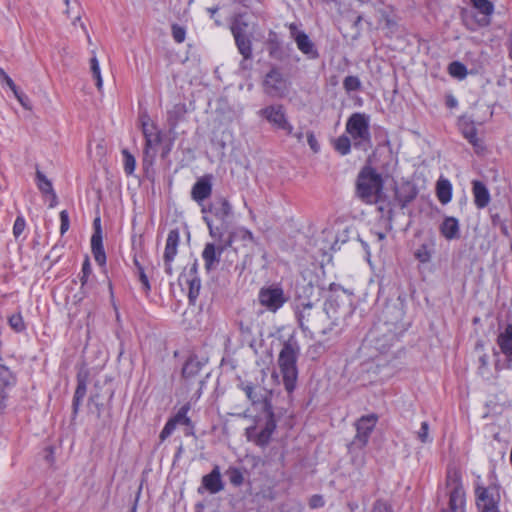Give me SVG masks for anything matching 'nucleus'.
<instances>
[{"label": "nucleus", "instance_id": "nucleus-1", "mask_svg": "<svg viewBox=\"0 0 512 512\" xmlns=\"http://www.w3.org/2000/svg\"><path fill=\"white\" fill-rule=\"evenodd\" d=\"M239 388L245 393L254 410L260 413L259 420L264 419L263 429L257 433L254 441L258 446H266L276 429V419L272 406V390L252 382H241Z\"/></svg>", "mask_w": 512, "mask_h": 512}, {"label": "nucleus", "instance_id": "nucleus-2", "mask_svg": "<svg viewBox=\"0 0 512 512\" xmlns=\"http://www.w3.org/2000/svg\"><path fill=\"white\" fill-rule=\"evenodd\" d=\"M402 313L396 307H388L384 311V321L375 324L369 331V339L374 348L380 353H387L398 340L403 331V325L398 323Z\"/></svg>", "mask_w": 512, "mask_h": 512}, {"label": "nucleus", "instance_id": "nucleus-3", "mask_svg": "<svg viewBox=\"0 0 512 512\" xmlns=\"http://www.w3.org/2000/svg\"><path fill=\"white\" fill-rule=\"evenodd\" d=\"M203 220L208 226L209 234L215 240L222 241L229 231L233 216L232 205L225 197H217L208 206H202Z\"/></svg>", "mask_w": 512, "mask_h": 512}, {"label": "nucleus", "instance_id": "nucleus-4", "mask_svg": "<svg viewBox=\"0 0 512 512\" xmlns=\"http://www.w3.org/2000/svg\"><path fill=\"white\" fill-rule=\"evenodd\" d=\"M382 175L370 165L364 166L356 180V195L367 204L377 203L383 195Z\"/></svg>", "mask_w": 512, "mask_h": 512}, {"label": "nucleus", "instance_id": "nucleus-5", "mask_svg": "<svg viewBox=\"0 0 512 512\" xmlns=\"http://www.w3.org/2000/svg\"><path fill=\"white\" fill-rule=\"evenodd\" d=\"M300 346L294 336H290L283 344L278 356V365L283 377L285 389L292 392L295 388L298 370L297 359Z\"/></svg>", "mask_w": 512, "mask_h": 512}, {"label": "nucleus", "instance_id": "nucleus-6", "mask_svg": "<svg viewBox=\"0 0 512 512\" xmlns=\"http://www.w3.org/2000/svg\"><path fill=\"white\" fill-rule=\"evenodd\" d=\"M346 131L355 148L367 152L372 147L369 117L364 113H353L346 122Z\"/></svg>", "mask_w": 512, "mask_h": 512}, {"label": "nucleus", "instance_id": "nucleus-7", "mask_svg": "<svg viewBox=\"0 0 512 512\" xmlns=\"http://www.w3.org/2000/svg\"><path fill=\"white\" fill-rule=\"evenodd\" d=\"M324 311L333 319L340 330L346 319L353 313L352 303L345 295H330L323 306Z\"/></svg>", "mask_w": 512, "mask_h": 512}, {"label": "nucleus", "instance_id": "nucleus-8", "mask_svg": "<svg viewBox=\"0 0 512 512\" xmlns=\"http://www.w3.org/2000/svg\"><path fill=\"white\" fill-rule=\"evenodd\" d=\"M287 301L288 297L278 284L262 287L258 293L259 304L272 313H276Z\"/></svg>", "mask_w": 512, "mask_h": 512}, {"label": "nucleus", "instance_id": "nucleus-9", "mask_svg": "<svg viewBox=\"0 0 512 512\" xmlns=\"http://www.w3.org/2000/svg\"><path fill=\"white\" fill-rule=\"evenodd\" d=\"M235 240V233H228L222 238V241L216 240L217 244L207 243L202 252V258L205 263V269L211 271L216 269L220 262V256L225 249L231 247Z\"/></svg>", "mask_w": 512, "mask_h": 512}, {"label": "nucleus", "instance_id": "nucleus-10", "mask_svg": "<svg viewBox=\"0 0 512 512\" xmlns=\"http://www.w3.org/2000/svg\"><path fill=\"white\" fill-rule=\"evenodd\" d=\"M321 311L322 310L315 307L312 302L298 304L296 307V316L300 328L314 336L315 329H319L317 320L319 319Z\"/></svg>", "mask_w": 512, "mask_h": 512}, {"label": "nucleus", "instance_id": "nucleus-11", "mask_svg": "<svg viewBox=\"0 0 512 512\" xmlns=\"http://www.w3.org/2000/svg\"><path fill=\"white\" fill-rule=\"evenodd\" d=\"M475 494L476 505L480 512H500V493L497 486H478Z\"/></svg>", "mask_w": 512, "mask_h": 512}, {"label": "nucleus", "instance_id": "nucleus-12", "mask_svg": "<svg viewBox=\"0 0 512 512\" xmlns=\"http://www.w3.org/2000/svg\"><path fill=\"white\" fill-rule=\"evenodd\" d=\"M264 92L271 97H282L287 90V81L277 67H272L263 81Z\"/></svg>", "mask_w": 512, "mask_h": 512}, {"label": "nucleus", "instance_id": "nucleus-13", "mask_svg": "<svg viewBox=\"0 0 512 512\" xmlns=\"http://www.w3.org/2000/svg\"><path fill=\"white\" fill-rule=\"evenodd\" d=\"M497 344L505 355V363L497 360L495 362V370L500 371L503 368H510L512 364V325H507L505 330L498 335Z\"/></svg>", "mask_w": 512, "mask_h": 512}, {"label": "nucleus", "instance_id": "nucleus-14", "mask_svg": "<svg viewBox=\"0 0 512 512\" xmlns=\"http://www.w3.org/2000/svg\"><path fill=\"white\" fill-rule=\"evenodd\" d=\"M260 115L275 127L292 134L293 127L287 121L282 105H271L260 110Z\"/></svg>", "mask_w": 512, "mask_h": 512}, {"label": "nucleus", "instance_id": "nucleus-15", "mask_svg": "<svg viewBox=\"0 0 512 512\" xmlns=\"http://www.w3.org/2000/svg\"><path fill=\"white\" fill-rule=\"evenodd\" d=\"M378 417L376 414H370L366 416H362L357 422H356V436L354 438L353 443L355 445H358L360 447H363L367 444L369 436L371 432L373 431L376 423H377Z\"/></svg>", "mask_w": 512, "mask_h": 512}, {"label": "nucleus", "instance_id": "nucleus-16", "mask_svg": "<svg viewBox=\"0 0 512 512\" xmlns=\"http://www.w3.org/2000/svg\"><path fill=\"white\" fill-rule=\"evenodd\" d=\"M180 235L178 229L170 230L166 240V246L164 251V263H165V271L167 274H172V266L171 263L177 255V247L179 244Z\"/></svg>", "mask_w": 512, "mask_h": 512}, {"label": "nucleus", "instance_id": "nucleus-17", "mask_svg": "<svg viewBox=\"0 0 512 512\" xmlns=\"http://www.w3.org/2000/svg\"><path fill=\"white\" fill-rule=\"evenodd\" d=\"M212 176L205 175L199 178L193 185L191 190V198L198 204H202L204 200L212 194Z\"/></svg>", "mask_w": 512, "mask_h": 512}, {"label": "nucleus", "instance_id": "nucleus-18", "mask_svg": "<svg viewBox=\"0 0 512 512\" xmlns=\"http://www.w3.org/2000/svg\"><path fill=\"white\" fill-rule=\"evenodd\" d=\"M144 118L148 119V115L146 113L140 116L142 133L145 137L144 153L146 156L154 157L155 151L153 148L161 142L160 132L147 133V121H145Z\"/></svg>", "mask_w": 512, "mask_h": 512}, {"label": "nucleus", "instance_id": "nucleus-19", "mask_svg": "<svg viewBox=\"0 0 512 512\" xmlns=\"http://www.w3.org/2000/svg\"><path fill=\"white\" fill-rule=\"evenodd\" d=\"M317 322L319 323V329H315L313 337H326L338 334L339 329L324 309H322Z\"/></svg>", "mask_w": 512, "mask_h": 512}, {"label": "nucleus", "instance_id": "nucleus-20", "mask_svg": "<svg viewBox=\"0 0 512 512\" xmlns=\"http://www.w3.org/2000/svg\"><path fill=\"white\" fill-rule=\"evenodd\" d=\"M202 486L211 494H216L224 488L218 466H215L209 474L203 476Z\"/></svg>", "mask_w": 512, "mask_h": 512}, {"label": "nucleus", "instance_id": "nucleus-21", "mask_svg": "<svg viewBox=\"0 0 512 512\" xmlns=\"http://www.w3.org/2000/svg\"><path fill=\"white\" fill-rule=\"evenodd\" d=\"M189 410H190V403H186L169 420L171 422H173L175 427L178 424L187 426L188 430L185 432V435H187V436L192 435L193 436L195 434L194 433V425H193L191 419L187 416V413L189 412Z\"/></svg>", "mask_w": 512, "mask_h": 512}, {"label": "nucleus", "instance_id": "nucleus-22", "mask_svg": "<svg viewBox=\"0 0 512 512\" xmlns=\"http://www.w3.org/2000/svg\"><path fill=\"white\" fill-rule=\"evenodd\" d=\"M295 42L298 49L311 59H316L319 56L314 43L310 40L306 33H298L295 37Z\"/></svg>", "mask_w": 512, "mask_h": 512}, {"label": "nucleus", "instance_id": "nucleus-23", "mask_svg": "<svg viewBox=\"0 0 512 512\" xmlns=\"http://www.w3.org/2000/svg\"><path fill=\"white\" fill-rule=\"evenodd\" d=\"M91 250L95 261L103 266L106 263V254L103 247V235L102 233L93 232L91 237Z\"/></svg>", "mask_w": 512, "mask_h": 512}, {"label": "nucleus", "instance_id": "nucleus-24", "mask_svg": "<svg viewBox=\"0 0 512 512\" xmlns=\"http://www.w3.org/2000/svg\"><path fill=\"white\" fill-rule=\"evenodd\" d=\"M441 234L447 239H458L460 237L459 222L455 217H446L441 226Z\"/></svg>", "mask_w": 512, "mask_h": 512}, {"label": "nucleus", "instance_id": "nucleus-25", "mask_svg": "<svg viewBox=\"0 0 512 512\" xmlns=\"http://www.w3.org/2000/svg\"><path fill=\"white\" fill-rule=\"evenodd\" d=\"M474 202L478 208L486 207L490 202L489 191L481 181L473 182Z\"/></svg>", "mask_w": 512, "mask_h": 512}, {"label": "nucleus", "instance_id": "nucleus-26", "mask_svg": "<svg viewBox=\"0 0 512 512\" xmlns=\"http://www.w3.org/2000/svg\"><path fill=\"white\" fill-rule=\"evenodd\" d=\"M187 113V108L184 103H178L173 106L171 110L167 113V122L169 125L170 131H174L178 126V123L184 119L185 114Z\"/></svg>", "mask_w": 512, "mask_h": 512}, {"label": "nucleus", "instance_id": "nucleus-27", "mask_svg": "<svg viewBox=\"0 0 512 512\" xmlns=\"http://www.w3.org/2000/svg\"><path fill=\"white\" fill-rule=\"evenodd\" d=\"M239 53L243 56L244 60L252 58V42L250 34H240L233 36Z\"/></svg>", "mask_w": 512, "mask_h": 512}, {"label": "nucleus", "instance_id": "nucleus-28", "mask_svg": "<svg viewBox=\"0 0 512 512\" xmlns=\"http://www.w3.org/2000/svg\"><path fill=\"white\" fill-rule=\"evenodd\" d=\"M269 56L275 60L283 61L286 58V52L282 43L277 39L275 33H270L267 42Z\"/></svg>", "mask_w": 512, "mask_h": 512}, {"label": "nucleus", "instance_id": "nucleus-29", "mask_svg": "<svg viewBox=\"0 0 512 512\" xmlns=\"http://www.w3.org/2000/svg\"><path fill=\"white\" fill-rule=\"evenodd\" d=\"M474 8H476L483 16L478 20L479 24L486 26L490 23V16L494 12V6L489 0H472Z\"/></svg>", "mask_w": 512, "mask_h": 512}, {"label": "nucleus", "instance_id": "nucleus-30", "mask_svg": "<svg viewBox=\"0 0 512 512\" xmlns=\"http://www.w3.org/2000/svg\"><path fill=\"white\" fill-rule=\"evenodd\" d=\"M459 125L463 136L469 141V143H471L475 148L480 147L481 144L477 137V129L473 122H469L465 118H462L460 119Z\"/></svg>", "mask_w": 512, "mask_h": 512}, {"label": "nucleus", "instance_id": "nucleus-31", "mask_svg": "<svg viewBox=\"0 0 512 512\" xmlns=\"http://www.w3.org/2000/svg\"><path fill=\"white\" fill-rule=\"evenodd\" d=\"M203 363L198 359L197 356H191L185 362L182 368V376L186 379H190L198 375L202 369Z\"/></svg>", "mask_w": 512, "mask_h": 512}, {"label": "nucleus", "instance_id": "nucleus-32", "mask_svg": "<svg viewBox=\"0 0 512 512\" xmlns=\"http://www.w3.org/2000/svg\"><path fill=\"white\" fill-rule=\"evenodd\" d=\"M87 391V384L85 378L78 376L77 378V387L73 397V414L76 415L78 413L80 404L82 399L85 397Z\"/></svg>", "mask_w": 512, "mask_h": 512}, {"label": "nucleus", "instance_id": "nucleus-33", "mask_svg": "<svg viewBox=\"0 0 512 512\" xmlns=\"http://www.w3.org/2000/svg\"><path fill=\"white\" fill-rule=\"evenodd\" d=\"M437 197L442 204H447L452 197V186L448 180L441 179L437 182Z\"/></svg>", "mask_w": 512, "mask_h": 512}, {"label": "nucleus", "instance_id": "nucleus-34", "mask_svg": "<svg viewBox=\"0 0 512 512\" xmlns=\"http://www.w3.org/2000/svg\"><path fill=\"white\" fill-rule=\"evenodd\" d=\"M334 148L341 155H347L351 149V140L348 136L342 135L334 141Z\"/></svg>", "mask_w": 512, "mask_h": 512}, {"label": "nucleus", "instance_id": "nucleus-35", "mask_svg": "<svg viewBox=\"0 0 512 512\" xmlns=\"http://www.w3.org/2000/svg\"><path fill=\"white\" fill-rule=\"evenodd\" d=\"M449 74L457 79H463L467 75V68L464 64L458 61H454L448 66Z\"/></svg>", "mask_w": 512, "mask_h": 512}, {"label": "nucleus", "instance_id": "nucleus-36", "mask_svg": "<svg viewBox=\"0 0 512 512\" xmlns=\"http://www.w3.org/2000/svg\"><path fill=\"white\" fill-rule=\"evenodd\" d=\"M36 179H37L38 188L40 189L41 192L46 193V194H50V193L54 192L51 181L48 180L46 178V176L39 170H37V172H36Z\"/></svg>", "mask_w": 512, "mask_h": 512}, {"label": "nucleus", "instance_id": "nucleus-37", "mask_svg": "<svg viewBox=\"0 0 512 512\" xmlns=\"http://www.w3.org/2000/svg\"><path fill=\"white\" fill-rule=\"evenodd\" d=\"M189 284V292H188V298L190 303H194L197 297L199 296L200 288H201V281L198 277H193L192 279L188 280Z\"/></svg>", "mask_w": 512, "mask_h": 512}, {"label": "nucleus", "instance_id": "nucleus-38", "mask_svg": "<svg viewBox=\"0 0 512 512\" xmlns=\"http://www.w3.org/2000/svg\"><path fill=\"white\" fill-rule=\"evenodd\" d=\"M247 29H248V23L246 21H244L243 15L242 14L237 15L231 25V32H232L233 36L237 35L238 31L240 34H249L247 32Z\"/></svg>", "mask_w": 512, "mask_h": 512}, {"label": "nucleus", "instance_id": "nucleus-39", "mask_svg": "<svg viewBox=\"0 0 512 512\" xmlns=\"http://www.w3.org/2000/svg\"><path fill=\"white\" fill-rule=\"evenodd\" d=\"M361 81L357 76H347L343 80V88L347 93L358 91L361 89Z\"/></svg>", "mask_w": 512, "mask_h": 512}, {"label": "nucleus", "instance_id": "nucleus-40", "mask_svg": "<svg viewBox=\"0 0 512 512\" xmlns=\"http://www.w3.org/2000/svg\"><path fill=\"white\" fill-rule=\"evenodd\" d=\"M432 249L428 244H422L414 253L415 258L421 263H427L431 259Z\"/></svg>", "mask_w": 512, "mask_h": 512}, {"label": "nucleus", "instance_id": "nucleus-41", "mask_svg": "<svg viewBox=\"0 0 512 512\" xmlns=\"http://www.w3.org/2000/svg\"><path fill=\"white\" fill-rule=\"evenodd\" d=\"M229 481L234 486H240L243 484L244 477L243 473L239 468L236 467H230L226 472Z\"/></svg>", "mask_w": 512, "mask_h": 512}, {"label": "nucleus", "instance_id": "nucleus-42", "mask_svg": "<svg viewBox=\"0 0 512 512\" xmlns=\"http://www.w3.org/2000/svg\"><path fill=\"white\" fill-rule=\"evenodd\" d=\"M90 69H91L93 78L96 80V86H97L98 90L100 91L102 89L103 82H102L99 62H98L96 56H93L90 59Z\"/></svg>", "mask_w": 512, "mask_h": 512}, {"label": "nucleus", "instance_id": "nucleus-43", "mask_svg": "<svg viewBox=\"0 0 512 512\" xmlns=\"http://www.w3.org/2000/svg\"><path fill=\"white\" fill-rule=\"evenodd\" d=\"M13 382V376L10 370L0 364V387H7Z\"/></svg>", "mask_w": 512, "mask_h": 512}, {"label": "nucleus", "instance_id": "nucleus-44", "mask_svg": "<svg viewBox=\"0 0 512 512\" xmlns=\"http://www.w3.org/2000/svg\"><path fill=\"white\" fill-rule=\"evenodd\" d=\"M123 156H124V170L128 175H130L135 170V164H136L135 158L127 150H123Z\"/></svg>", "mask_w": 512, "mask_h": 512}, {"label": "nucleus", "instance_id": "nucleus-45", "mask_svg": "<svg viewBox=\"0 0 512 512\" xmlns=\"http://www.w3.org/2000/svg\"><path fill=\"white\" fill-rule=\"evenodd\" d=\"M9 324L16 332H21L25 329L23 318L20 314H14L9 318Z\"/></svg>", "mask_w": 512, "mask_h": 512}, {"label": "nucleus", "instance_id": "nucleus-46", "mask_svg": "<svg viewBox=\"0 0 512 512\" xmlns=\"http://www.w3.org/2000/svg\"><path fill=\"white\" fill-rule=\"evenodd\" d=\"M372 512H393V508L386 500L378 499L372 506Z\"/></svg>", "mask_w": 512, "mask_h": 512}, {"label": "nucleus", "instance_id": "nucleus-47", "mask_svg": "<svg viewBox=\"0 0 512 512\" xmlns=\"http://www.w3.org/2000/svg\"><path fill=\"white\" fill-rule=\"evenodd\" d=\"M12 92L14 93L15 97L17 98V100L19 101V103L22 105V107L24 109H26V110L32 109L31 101L27 95L20 92L18 90V88H15V90H13Z\"/></svg>", "mask_w": 512, "mask_h": 512}, {"label": "nucleus", "instance_id": "nucleus-48", "mask_svg": "<svg viewBox=\"0 0 512 512\" xmlns=\"http://www.w3.org/2000/svg\"><path fill=\"white\" fill-rule=\"evenodd\" d=\"M417 437L422 443H427L431 441V439L429 438L428 422L424 421L421 423L420 430L417 432Z\"/></svg>", "mask_w": 512, "mask_h": 512}, {"label": "nucleus", "instance_id": "nucleus-49", "mask_svg": "<svg viewBox=\"0 0 512 512\" xmlns=\"http://www.w3.org/2000/svg\"><path fill=\"white\" fill-rule=\"evenodd\" d=\"M172 36L177 43H182L185 40L186 31L183 27L174 24L172 25Z\"/></svg>", "mask_w": 512, "mask_h": 512}, {"label": "nucleus", "instance_id": "nucleus-50", "mask_svg": "<svg viewBox=\"0 0 512 512\" xmlns=\"http://www.w3.org/2000/svg\"><path fill=\"white\" fill-rule=\"evenodd\" d=\"M98 398H99L98 394H94V395L90 396L89 408L92 412H96L97 416L100 417L101 408H102L103 404L98 402Z\"/></svg>", "mask_w": 512, "mask_h": 512}, {"label": "nucleus", "instance_id": "nucleus-51", "mask_svg": "<svg viewBox=\"0 0 512 512\" xmlns=\"http://www.w3.org/2000/svg\"><path fill=\"white\" fill-rule=\"evenodd\" d=\"M26 226L25 220L22 216H18L13 225V235L18 238L24 231Z\"/></svg>", "mask_w": 512, "mask_h": 512}, {"label": "nucleus", "instance_id": "nucleus-52", "mask_svg": "<svg viewBox=\"0 0 512 512\" xmlns=\"http://www.w3.org/2000/svg\"><path fill=\"white\" fill-rule=\"evenodd\" d=\"M60 221H61L60 233H61V235H63L68 231L69 226H70L69 215L66 210H63L60 212Z\"/></svg>", "mask_w": 512, "mask_h": 512}, {"label": "nucleus", "instance_id": "nucleus-53", "mask_svg": "<svg viewBox=\"0 0 512 512\" xmlns=\"http://www.w3.org/2000/svg\"><path fill=\"white\" fill-rule=\"evenodd\" d=\"M231 233H235V238L239 237L243 241H253L254 240L252 232L246 228H239L236 231H232Z\"/></svg>", "mask_w": 512, "mask_h": 512}, {"label": "nucleus", "instance_id": "nucleus-54", "mask_svg": "<svg viewBox=\"0 0 512 512\" xmlns=\"http://www.w3.org/2000/svg\"><path fill=\"white\" fill-rule=\"evenodd\" d=\"M175 428L176 427L173 424V422L168 420L160 433L159 437H160L161 441H164L166 438H168L172 434V432L175 430Z\"/></svg>", "mask_w": 512, "mask_h": 512}, {"label": "nucleus", "instance_id": "nucleus-55", "mask_svg": "<svg viewBox=\"0 0 512 512\" xmlns=\"http://www.w3.org/2000/svg\"><path fill=\"white\" fill-rule=\"evenodd\" d=\"M379 13H380L379 21L383 22L386 28L391 30L396 26L395 21L393 19H391L385 11L380 10Z\"/></svg>", "mask_w": 512, "mask_h": 512}, {"label": "nucleus", "instance_id": "nucleus-56", "mask_svg": "<svg viewBox=\"0 0 512 512\" xmlns=\"http://www.w3.org/2000/svg\"><path fill=\"white\" fill-rule=\"evenodd\" d=\"M416 191H411L407 195H402V193L397 194V199L401 203V207L404 208L408 203H410L416 197Z\"/></svg>", "mask_w": 512, "mask_h": 512}, {"label": "nucleus", "instance_id": "nucleus-57", "mask_svg": "<svg viewBox=\"0 0 512 512\" xmlns=\"http://www.w3.org/2000/svg\"><path fill=\"white\" fill-rule=\"evenodd\" d=\"M90 273H91L90 262H89V259L86 258L82 265V277H81L82 286L85 285V283L87 282V279H88Z\"/></svg>", "mask_w": 512, "mask_h": 512}, {"label": "nucleus", "instance_id": "nucleus-58", "mask_svg": "<svg viewBox=\"0 0 512 512\" xmlns=\"http://www.w3.org/2000/svg\"><path fill=\"white\" fill-rule=\"evenodd\" d=\"M135 264L138 266V269H139V279L142 283V285L144 286V289L146 291L150 290V284H149V281H148V278L144 272V269L139 265L138 261L135 260Z\"/></svg>", "mask_w": 512, "mask_h": 512}, {"label": "nucleus", "instance_id": "nucleus-59", "mask_svg": "<svg viewBox=\"0 0 512 512\" xmlns=\"http://www.w3.org/2000/svg\"><path fill=\"white\" fill-rule=\"evenodd\" d=\"M324 505V500L321 495H313L309 500V506L313 509L320 508Z\"/></svg>", "mask_w": 512, "mask_h": 512}, {"label": "nucleus", "instance_id": "nucleus-60", "mask_svg": "<svg viewBox=\"0 0 512 512\" xmlns=\"http://www.w3.org/2000/svg\"><path fill=\"white\" fill-rule=\"evenodd\" d=\"M307 142L310 146V148L314 151V152H318L319 150V144H318V141L314 135L313 132H308L307 133Z\"/></svg>", "mask_w": 512, "mask_h": 512}, {"label": "nucleus", "instance_id": "nucleus-61", "mask_svg": "<svg viewBox=\"0 0 512 512\" xmlns=\"http://www.w3.org/2000/svg\"><path fill=\"white\" fill-rule=\"evenodd\" d=\"M0 78L8 85V87L13 91L17 86L14 81L7 75V73L0 68Z\"/></svg>", "mask_w": 512, "mask_h": 512}, {"label": "nucleus", "instance_id": "nucleus-62", "mask_svg": "<svg viewBox=\"0 0 512 512\" xmlns=\"http://www.w3.org/2000/svg\"><path fill=\"white\" fill-rule=\"evenodd\" d=\"M479 363H480L479 368H478L479 369V373L481 375H484L485 370L488 367V356L486 354L480 356L479 357Z\"/></svg>", "mask_w": 512, "mask_h": 512}, {"label": "nucleus", "instance_id": "nucleus-63", "mask_svg": "<svg viewBox=\"0 0 512 512\" xmlns=\"http://www.w3.org/2000/svg\"><path fill=\"white\" fill-rule=\"evenodd\" d=\"M77 23H80V27L81 29L83 30V32L87 35V38H88V41L90 42L91 39H90V36L88 34V31H87V28L85 26V24L83 22H81V15L80 13L78 12L77 15L74 17L73 21H72V25L73 26H76Z\"/></svg>", "mask_w": 512, "mask_h": 512}, {"label": "nucleus", "instance_id": "nucleus-64", "mask_svg": "<svg viewBox=\"0 0 512 512\" xmlns=\"http://www.w3.org/2000/svg\"><path fill=\"white\" fill-rule=\"evenodd\" d=\"M458 102L456 98L452 95H448L446 97V105L448 108H455L457 106Z\"/></svg>", "mask_w": 512, "mask_h": 512}]
</instances>
